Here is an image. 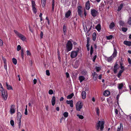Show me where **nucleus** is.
<instances>
[{
  "label": "nucleus",
  "instance_id": "nucleus-1",
  "mask_svg": "<svg viewBox=\"0 0 131 131\" xmlns=\"http://www.w3.org/2000/svg\"><path fill=\"white\" fill-rule=\"evenodd\" d=\"M104 121H99L96 125L95 128L97 130H99L100 127V131H102L104 128Z\"/></svg>",
  "mask_w": 131,
  "mask_h": 131
},
{
  "label": "nucleus",
  "instance_id": "nucleus-2",
  "mask_svg": "<svg viewBox=\"0 0 131 131\" xmlns=\"http://www.w3.org/2000/svg\"><path fill=\"white\" fill-rule=\"evenodd\" d=\"M0 91L2 92V98L5 100H6L8 97V94L7 91L4 89L3 86L1 87Z\"/></svg>",
  "mask_w": 131,
  "mask_h": 131
},
{
  "label": "nucleus",
  "instance_id": "nucleus-3",
  "mask_svg": "<svg viewBox=\"0 0 131 131\" xmlns=\"http://www.w3.org/2000/svg\"><path fill=\"white\" fill-rule=\"evenodd\" d=\"M72 47L73 45L71 42L70 40L68 41L66 45V51L67 52L71 51Z\"/></svg>",
  "mask_w": 131,
  "mask_h": 131
},
{
  "label": "nucleus",
  "instance_id": "nucleus-4",
  "mask_svg": "<svg viewBox=\"0 0 131 131\" xmlns=\"http://www.w3.org/2000/svg\"><path fill=\"white\" fill-rule=\"evenodd\" d=\"M83 106V102L79 101L75 105L76 110L77 111H80Z\"/></svg>",
  "mask_w": 131,
  "mask_h": 131
},
{
  "label": "nucleus",
  "instance_id": "nucleus-5",
  "mask_svg": "<svg viewBox=\"0 0 131 131\" xmlns=\"http://www.w3.org/2000/svg\"><path fill=\"white\" fill-rule=\"evenodd\" d=\"M14 31L16 35L23 41H24L26 39V38L25 36L22 35L21 34L19 33L17 30H14Z\"/></svg>",
  "mask_w": 131,
  "mask_h": 131
},
{
  "label": "nucleus",
  "instance_id": "nucleus-6",
  "mask_svg": "<svg viewBox=\"0 0 131 131\" xmlns=\"http://www.w3.org/2000/svg\"><path fill=\"white\" fill-rule=\"evenodd\" d=\"M78 10L77 12L79 16L81 17H83V15L82 14V10L81 9L82 8V7L81 6H79L78 7Z\"/></svg>",
  "mask_w": 131,
  "mask_h": 131
},
{
  "label": "nucleus",
  "instance_id": "nucleus-7",
  "mask_svg": "<svg viewBox=\"0 0 131 131\" xmlns=\"http://www.w3.org/2000/svg\"><path fill=\"white\" fill-rule=\"evenodd\" d=\"M91 14L92 16L93 17H95L97 16V14L98 12L95 9H92L91 10Z\"/></svg>",
  "mask_w": 131,
  "mask_h": 131
},
{
  "label": "nucleus",
  "instance_id": "nucleus-8",
  "mask_svg": "<svg viewBox=\"0 0 131 131\" xmlns=\"http://www.w3.org/2000/svg\"><path fill=\"white\" fill-rule=\"evenodd\" d=\"M78 55L77 52L74 51H72L71 53L70 56L71 58H73L76 57Z\"/></svg>",
  "mask_w": 131,
  "mask_h": 131
},
{
  "label": "nucleus",
  "instance_id": "nucleus-9",
  "mask_svg": "<svg viewBox=\"0 0 131 131\" xmlns=\"http://www.w3.org/2000/svg\"><path fill=\"white\" fill-rule=\"evenodd\" d=\"M15 106L14 105H12L10 107V113L11 114L14 113L15 112Z\"/></svg>",
  "mask_w": 131,
  "mask_h": 131
},
{
  "label": "nucleus",
  "instance_id": "nucleus-10",
  "mask_svg": "<svg viewBox=\"0 0 131 131\" xmlns=\"http://www.w3.org/2000/svg\"><path fill=\"white\" fill-rule=\"evenodd\" d=\"M90 7V1H88L85 4V8L87 10H89Z\"/></svg>",
  "mask_w": 131,
  "mask_h": 131
},
{
  "label": "nucleus",
  "instance_id": "nucleus-11",
  "mask_svg": "<svg viewBox=\"0 0 131 131\" xmlns=\"http://www.w3.org/2000/svg\"><path fill=\"white\" fill-rule=\"evenodd\" d=\"M66 102L68 104H70V105L71 107H73V100H67L66 101Z\"/></svg>",
  "mask_w": 131,
  "mask_h": 131
},
{
  "label": "nucleus",
  "instance_id": "nucleus-12",
  "mask_svg": "<svg viewBox=\"0 0 131 131\" xmlns=\"http://www.w3.org/2000/svg\"><path fill=\"white\" fill-rule=\"evenodd\" d=\"M22 115L20 112H18L17 115V120H20L21 119Z\"/></svg>",
  "mask_w": 131,
  "mask_h": 131
},
{
  "label": "nucleus",
  "instance_id": "nucleus-13",
  "mask_svg": "<svg viewBox=\"0 0 131 131\" xmlns=\"http://www.w3.org/2000/svg\"><path fill=\"white\" fill-rule=\"evenodd\" d=\"M52 105L53 106H54L55 103L56 102V98L55 96H53L51 100Z\"/></svg>",
  "mask_w": 131,
  "mask_h": 131
},
{
  "label": "nucleus",
  "instance_id": "nucleus-14",
  "mask_svg": "<svg viewBox=\"0 0 131 131\" xmlns=\"http://www.w3.org/2000/svg\"><path fill=\"white\" fill-rule=\"evenodd\" d=\"M71 12L70 10H68L65 14V17L67 18H68L70 16Z\"/></svg>",
  "mask_w": 131,
  "mask_h": 131
},
{
  "label": "nucleus",
  "instance_id": "nucleus-15",
  "mask_svg": "<svg viewBox=\"0 0 131 131\" xmlns=\"http://www.w3.org/2000/svg\"><path fill=\"white\" fill-rule=\"evenodd\" d=\"M124 43L125 45L128 46H131V41H125L124 42Z\"/></svg>",
  "mask_w": 131,
  "mask_h": 131
},
{
  "label": "nucleus",
  "instance_id": "nucleus-16",
  "mask_svg": "<svg viewBox=\"0 0 131 131\" xmlns=\"http://www.w3.org/2000/svg\"><path fill=\"white\" fill-rule=\"evenodd\" d=\"M110 92L107 90H105L103 93V95L105 96H108L110 94Z\"/></svg>",
  "mask_w": 131,
  "mask_h": 131
},
{
  "label": "nucleus",
  "instance_id": "nucleus-17",
  "mask_svg": "<svg viewBox=\"0 0 131 131\" xmlns=\"http://www.w3.org/2000/svg\"><path fill=\"white\" fill-rule=\"evenodd\" d=\"M81 95L82 98L83 99H85L86 97V93L84 91H83L82 92Z\"/></svg>",
  "mask_w": 131,
  "mask_h": 131
},
{
  "label": "nucleus",
  "instance_id": "nucleus-18",
  "mask_svg": "<svg viewBox=\"0 0 131 131\" xmlns=\"http://www.w3.org/2000/svg\"><path fill=\"white\" fill-rule=\"evenodd\" d=\"M95 28L99 31H100L101 30V26L100 24H98L95 27Z\"/></svg>",
  "mask_w": 131,
  "mask_h": 131
},
{
  "label": "nucleus",
  "instance_id": "nucleus-19",
  "mask_svg": "<svg viewBox=\"0 0 131 131\" xmlns=\"http://www.w3.org/2000/svg\"><path fill=\"white\" fill-rule=\"evenodd\" d=\"M79 79L80 81V82H81L85 80V78L83 76H80L79 77Z\"/></svg>",
  "mask_w": 131,
  "mask_h": 131
},
{
  "label": "nucleus",
  "instance_id": "nucleus-20",
  "mask_svg": "<svg viewBox=\"0 0 131 131\" xmlns=\"http://www.w3.org/2000/svg\"><path fill=\"white\" fill-rule=\"evenodd\" d=\"M63 33L64 35H66L67 33L66 27L65 25H64L63 26Z\"/></svg>",
  "mask_w": 131,
  "mask_h": 131
},
{
  "label": "nucleus",
  "instance_id": "nucleus-21",
  "mask_svg": "<svg viewBox=\"0 0 131 131\" xmlns=\"http://www.w3.org/2000/svg\"><path fill=\"white\" fill-rule=\"evenodd\" d=\"M117 53V51L115 48H114V52L112 55L113 57L114 58L116 56Z\"/></svg>",
  "mask_w": 131,
  "mask_h": 131
},
{
  "label": "nucleus",
  "instance_id": "nucleus-22",
  "mask_svg": "<svg viewBox=\"0 0 131 131\" xmlns=\"http://www.w3.org/2000/svg\"><path fill=\"white\" fill-rule=\"evenodd\" d=\"M118 87L119 90H121L124 86V85L123 83L118 84Z\"/></svg>",
  "mask_w": 131,
  "mask_h": 131
},
{
  "label": "nucleus",
  "instance_id": "nucleus-23",
  "mask_svg": "<svg viewBox=\"0 0 131 131\" xmlns=\"http://www.w3.org/2000/svg\"><path fill=\"white\" fill-rule=\"evenodd\" d=\"M112 98L111 96H110L109 98H108L107 99V101L108 102V103L110 104V103H112Z\"/></svg>",
  "mask_w": 131,
  "mask_h": 131
},
{
  "label": "nucleus",
  "instance_id": "nucleus-24",
  "mask_svg": "<svg viewBox=\"0 0 131 131\" xmlns=\"http://www.w3.org/2000/svg\"><path fill=\"white\" fill-rule=\"evenodd\" d=\"M123 4L122 3L118 7L117 11L118 12L120 11L123 7Z\"/></svg>",
  "mask_w": 131,
  "mask_h": 131
},
{
  "label": "nucleus",
  "instance_id": "nucleus-25",
  "mask_svg": "<svg viewBox=\"0 0 131 131\" xmlns=\"http://www.w3.org/2000/svg\"><path fill=\"white\" fill-rule=\"evenodd\" d=\"M6 86L7 87V89L8 90H13V88L10 85L8 84L7 82L6 83Z\"/></svg>",
  "mask_w": 131,
  "mask_h": 131
},
{
  "label": "nucleus",
  "instance_id": "nucleus-26",
  "mask_svg": "<svg viewBox=\"0 0 131 131\" xmlns=\"http://www.w3.org/2000/svg\"><path fill=\"white\" fill-rule=\"evenodd\" d=\"M115 25L113 22L111 23L110 25L109 28L111 29H113Z\"/></svg>",
  "mask_w": 131,
  "mask_h": 131
},
{
  "label": "nucleus",
  "instance_id": "nucleus-27",
  "mask_svg": "<svg viewBox=\"0 0 131 131\" xmlns=\"http://www.w3.org/2000/svg\"><path fill=\"white\" fill-rule=\"evenodd\" d=\"M74 94L73 93H72L70 94L69 95L67 96V98L68 99H71L73 96Z\"/></svg>",
  "mask_w": 131,
  "mask_h": 131
},
{
  "label": "nucleus",
  "instance_id": "nucleus-28",
  "mask_svg": "<svg viewBox=\"0 0 131 131\" xmlns=\"http://www.w3.org/2000/svg\"><path fill=\"white\" fill-rule=\"evenodd\" d=\"M86 39H87L86 41H87V44L86 45V47H89L90 44H89V43L90 40V38L89 37H87Z\"/></svg>",
  "mask_w": 131,
  "mask_h": 131
},
{
  "label": "nucleus",
  "instance_id": "nucleus-29",
  "mask_svg": "<svg viewBox=\"0 0 131 131\" xmlns=\"http://www.w3.org/2000/svg\"><path fill=\"white\" fill-rule=\"evenodd\" d=\"M119 23L120 26H124L125 25V23L122 20H120L119 21Z\"/></svg>",
  "mask_w": 131,
  "mask_h": 131
},
{
  "label": "nucleus",
  "instance_id": "nucleus-30",
  "mask_svg": "<svg viewBox=\"0 0 131 131\" xmlns=\"http://www.w3.org/2000/svg\"><path fill=\"white\" fill-rule=\"evenodd\" d=\"M123 130V125L122 123H120V126L119 127H118L117 129V131H120L121 129Z\"/></svg>",
  "mask_w": 131,
  "mask_h": 131
},
{
  "label": "nucleus",
  "instance_id": "nucleus-31",
  "mask_svg": "<svg viewBox=\"0 0 131 131\" xmlns=\"http://www.w3.org/2000/svg\"><path fill=\"white\" fill-rule=\"evenodd\" d=\"M98 78V75L97 74H93V79L94 80V81L96 80Z\"/></svg>",
  "mask_w": 131,
  "mask_h": 131
},
{
  "label": "nucleus",
  "instance_id": "nucleus-32",
  "mask_svg": "<svg viewBox=\"0 0 131 131\" xmlns=\"http://www.w3.org/2000/svg\"><path fill=\"white\" fill-rule=\"evenodd\" d=\"M93 40L94 41H95L96 39V34L95 32H94L92 35Z\"/></svg>",
  "mask_w": 131,
  "mask_h": 131
},
{
  "label": "nucleus",
  "instance_id": "nucleus-33",
  "mask_svg": "<svg viewBox=\"0 0 131 131\" xmlns=\"http://www.w3.org/2000/svg\"><path fill=\"white\" fill-rule=\"evenodd\" d=\"M123 70H120L119 71V72L117 74V77L118 78H119L121 75L122 73L123 72Z\"/></svg>",
  "mask_w": 131,
  "mask_h": 131
},
{
  "label": "nucleus",
  "instance_id": "nucleus-34",
  "mask_svg": "<svg viewBox=\"0 0 131 131\" xmlns=\"http://www.w3.org/2000/svg\"><path fill=\"white\" fill-rule=\"evenodd\" d=\"M41 3L42 4V7L43 8L45 7L46 3V0H41Z\"/></svg>",
  "mask_w": 131,
  "mask_h": 131
},
{
  "label": "nucleus",
  "instance_id": "nucleus-35",
  "mask_svg": "<svg viewBox=\"0 0 131 131\" xmlns=\"http://www.w3.org/2000/svg\"><path fill=\"white\" fill-rule=\"evenodd\" d=\"M54 2L55 1L54 0H52V10L53 12L54 11Z\"/></svg>",
  "mask_w": 131,
  "mask_h": 131
},
{
  "label": "nucleus",
  "instance_id": "nucleus-36",
  "mask_svg": "<svg viewBox=\"0 0 131 131\" xmlns=\"http://www.w3.org/2000/svg\"><path fill=\"white\" fill-rule=\"evenodd\" d=\"M12 62L15 65L17 64V60L15 58H13L12 59Z\"/></svg>",
  "mask_w": 131,
  "mask_h": 131
},
{
  "label": "nucleus",
  "instance_id": "nucleus-37",
  "mask_svg": "<svg viewBox=\"0 0 131 131\" xmlns=\"http://www.w3.org/2000/svg\"><path fill=\"white\" fill-rule=\"evenodd\" d=\"M57 54L58 57V59H59V60L60 61V60L61 59V58L60 57V52L59 50L58 49L57 51Z\"/></svg>",
  "mask_w": 131,
  "mask_h": 131
},
{
  "label": "nucleus",
  "instance_id": "nucleus-38",
  "mask_svg": "<svg viewBox=\"0 0 131 131\" xmlns=\"http://www.w3.org/2000/svg\"><path fill=\"white\" fill-rule=\"evenodd\" d=\"M100 5L101 6H100L99 7H101V8H102V9H103L105 6V5L104 4V3L103 2L101 3ZM100 8H99V9H100Z\"/></svg>",
  "mask_w": 131,
  "mask_h": 131
},
{
  "label": "nucleus",
  "instance_id": "nucleus-39",
  "mask_svg": "<svg viewBox=\"0 0 131 131\" xmlns=\"http://www.w3.org/2000/svg\"><path fill=\"white\" fill-rule=\"evenodd\" d=\"M21 56L22 58L23 59L24 58V52L23 49H21Z\"/></svg>",
  "mask_w": 131,
  "mask_h": 131
},
{
  "label": "nucleus",
  "instance_id": "nucleus-40",
  "mask_svg": "<svg viewBox=\"0 0 131 131\" xmlns=\"http://www.w3.org/2000/svg\"><path fill=\"white\" fill-rule=\"evenodd\" d=\"M118 69V68L117 67H115L114 68L113 71L115 74H116L117 73Z\"/></svg>",
  "mask_w": 131,
  "mask_h": 131
},
{
  "label": "nucleus",
  "instance_id": "nucleus-41",
  "mask_svg": "<svg viewBox=\"0 0 131 131\" xmlns=\"http://www.w3.org/2000/svg\"><path fill=\"white\" fill-rule=\"evenodd\" d=\"M106 39L107 40H110L113 37V36L111 35L108 36H106Z\"/></svg>",
  "mask_w": 131,
  "mask_h": 131
},
{
  "label": "nucleus",
  "instance_id": "nucleus-42",
  "mask_svg": "<svg viewBox=\"0 0 131 131\" xmlns=\"http://www.w3.org/2000/svg\"><path fill=\"white\" fill-rule=\"evenodd\" d=\"M85 26L86 29V31H89L91 29V28H90V27L89 29L88 30L87 29V27H88V28H89V27L90 26L89 24H87L86 25H85Z\"/></svg>",
  "mask_w": 131,
  "mask_h": 131
},
{
  "label": "nucleus",
  "instance_id": "nucleus-43",
  "mask_svg": "<svg viewBox=\"0 0 131 131\" xmlns=\"http://www.w3.org/2000/svg\"><path fill=\"white\" fill-rule=\"evenodd\" d=\"M63 115L65 117H68V113L67 112H65L63 114Z\"/></svg>",
  "mask_w": 131,
  "mask_h": 131
},
{
  "label": "nucleus",
  "instance_id": "nucleus-44",
  "mask_svg": "<svg viewBox=\"0 0 131 131\" xmlns=\"http://www.w3.org/2000/svg\"><path fill=\"white\" fill-rule=\"evenodd\" d=\"M127 23L129 25H131V17H129Z\"/></svg>",
  "mask_w": 131,
  "mask_h": 131
},
{
  "label": "nucleus",
  "instance_id": "nucleus-45",
  "mask_svg": "<svg viewBox=\"0 0 131 131\" xmlns=\"http://www.w3.org/2000/svg\"><path fill=\"white\" fill-rule=\"evenodd\" d=\"M95 68L96 70V71L97 72H99L101 69V68L100 67L97 66H96L95 67Z\"/></svg>",
  "mask_w": 131,
  "mask_h": 131
},
{
  "label": "nucleus",
  "instance_id": "nucleus-46",
  "mask_svg": "<svg viewBox=\"0 0 131 131\" xmlns=\"http://www.w3.org/2000/svg\"><path fill=\"white\" fill-rule=\"evenodd\" d=\"M32 10L35 14H36L37 13V9L35 7H32Z\"/></svg>",
  "mask_w": 131,
  "mask_h": 131
},
{
  "label": "nucleus",
  "instance_id": "nucleus-47",
  "mask_svg": "<svg viewBox=\"0 0 131 131\" xmlns=\"http://www.w3.org/2000/svg\"><path fill=\"white\" fill-rule=\"evenodd\" d=\"M112 56H111L110 57L108 58L107 59V61L108 62H109L112 61Z\"/></svg>",
  "mask_w": 131,
  "mask_h": 131
},
{
  "label": "nucleus",
  "instance_id": "nucleus-48",
  "mask_svg": "<svg viewBox=\"0 0 131 131\" xmlns=\"http://www.w3.org/2000/svg\"><path fill=\"white\" fill-rule=\"evenodd\" d=\"M31 4L32 7H35V6L36 5L35 2L33 1H32Z\"/></svg>",
  "mask_w": 131,
  "mask_h": 131
},
{
  "label": "nucleus",
  "instance_id": "nucleus-49",
  "mask_svg": "<svg viewBox=\"0 0 131 131\" xmlns=\"http://www.w3.org/2000/svg\"><path fill=\"white\" fill-rule=\"evenodd\" d=\"M77 116L79 117V118L81 119H83L84 118V117L83 116L81 115H80L79 114H77Z\"/></svg>",
  "mask_w": 131,
  "mask_h": 131
},
{
  "label": "nucleus",
  "instance_id": "nucleus-50",
  "mask_svg": "<svg viewBox=\"0 0 131 131\" xmlns=\"http://www.w3.org/2000/svg\"><path fill=\"white\" fill-rule=\"evenodd\" d=\"M96 113L97 115H99V109L98 107H97L96 109Z\"/></svg>",
  "mask_w": 131,
  "mask_h": 131
},
{
  "label": "nucleus",
  "instance_id": "nucleus-51",
  "mask_svg": "<svg viewBox=\"0 0 131 131\" xmlns=\"http://www.w3.org/2000/svg\"><path fill=\"white\" fill-rule=\"evenodd\" d=\"M21 49V47L19 45H18L17 46V50L18 51H19Z\"/></svg>",
  "mask_w": 131,
  "mask_h": 131
},
{
  "label": "nucleus",
  "instance_id": "nucleus-52",
  "mask_svg": "<svg viewBox=\"0 0 131 131\" xmlns=\"http://www.w3.org/2000/svg\"><path fill=\"white\" fill-rule=\"evenodd\" d=\"M11 125L13 127L14 126V122L13 120H12L10 121Z\"/></svg>",
  "mask_w": 131,
  "mask_h": 131
},
{
  "label": "nucleus",
  "instance_id": "nucleus-53",
  "mask_svg": "<svg viewBox=\"0 0 131 131\" xmlns=\"http://www.w3.org/2000/svg\"><path fill=\"white\" fill-rule=\"evenodd\" d=\"M122 30L123 32H126L127 30V28H126L123 27L122 29Z\"/></svg>",
  "mask_w": 131,
  "mask_h": 131
},
{
  "label": "nucleus",
  "instance_id": "nucleus-54",
  "mask_svg": "<svg viewBox=\"0 0 131 131\" xmlns=\"http://www.w3.org/2000/svg\"><path fill=\"white\" fill-rule=\"evenodd\" d=\"M49 94L50 95H51L53 93V91L51 89L49 91Z\"/></svg>",
  "mask_w": 131,
  "mask_h": 131
},
{
  "label": "nucleus",
  "instance_id": "nucleus-55",
  "mask_svg": "<svg viewBox=\"0 0 131 131\" xmlns=\"http://www.w3.org/2000/svg\"><path fill=\"white\" fill-rule=\"evenodd\" d=\"M19 120V126L18 127L19 128H20L21 127V119L20 120Z\"/></svg>",
  "mask_w": 131,
  "mask_h": 131
},
{
  "label": "nucleus",
  "instance_id": "nucleus-56",
  "mask_svg": "<svg viewBox=\"0 0 131 131\" xmlns=\"http://www.w3.org/2000/svg\"><path fill=\"white\" fill-rule=\"evenodd\" d=\"M73 19H74L73 20V21L74 23V25H75L76 24V23H75V21L74 20L75 19L76 21H77V17H74V18H73Z\"/></svg>",
  "mask_w": 131,
  "mask_h": 131
},
{
  "label": "nucleus",
  "instance_id": "nucleus-57",
  "mask_svg": "<svg viewBox=\"0 0 131 131\" xmlns=\"http://www.w3.org/2000/svg\"><path fill=\"white\" fill-rule=\"evenodd\" d=\"M97 57V56L96 55H95L93 57V62H94L95 61V60L96 59V58Z\"/></svg>",
  "mask_w": 131,
  "mask_h": 131
},
{
  "label": "nucleus",
  "instance_id": "nucleus-58",
  "mask_svg": "<svg viewBox=\"0 0 131 131\" xmlns=\"http://www.w3.org/2000/svg\"><path fill=\"white\" fill-rule=\"evenodd\" d=\"M46 74L48 76H49L50 75V73L49 72V71L48 70H46Z\"/></svg>",
  "mask_w": 131,
  "mask_h": 131
},
{
  "label": "nucleus",
  "instance_id": "nucleus-59",
  "mask_svg": "<svg viewBox=\"0 0 131 131\" xmlns=\"http://www.w3.org/2000/svg\"><path fill=\"white\" fill-rule=\"evenodd\" d=\"M2 60L3 61L4 64L6 63V59L5 58H4L3 56H2Z\"/></svg>",
  "mask_w": 131,
  "mask_h": 131
},
{
  "label": "nucleus",
  "instance_id": "nucleus-60",
  "mask_svg": "<svg viewBox=\"0 0 131 131\" xmlns=\"http://www.w3.org/2000/svg\"><path fill=\"white\" fill-rule=\"evenodd\" d=\"M128 61L129 63V64H131V60L130 58H128ZM131 66V65H128V66Z\"/></svg>",
  "mask_w": 131,
  "mask_h": 131
},
{
  "label": "nucleus",
  "instance_id": "nucleus-61",
  "mask_svg": "<svg viewBox=\"0 0 131 131\" xmlns=\"http://www.w3.org/2000/svg\"><path fill=\"white\" fill-rule=\"evenodd\" d=\"M27 56H30L31 55V53L29 50H27Z\"/></svg>",
  "mask_w": 131,
  "mask_h": 131
},
{
  "label": "nucleus",
  "instance_id": "nucleus-62",
  "mask_svg": "<svg viewBox=\"0 0 131 131\" xmlns=\"http://www.w3.org/2000/svg\"><path fill=\"white\" fill-rule=\"evenodd\" d=\"M43 35V32L42 31H41L40 34V36L41 39H42V38Z\"/></svg>",
  "mask_w": 131,
  "mask_h": 131
},
{
  "label": "nucleus",
  "instance_id": "nucleus-63",
  "mask_svg": "<svg viewBox=\"0 0 131 131\" xmlns=\"http://www.w3.org/2000/svg\"><path fill=\"white\" fill-rule=\"evenodd\" d=\"M3 45V42L2 40L0 39V46H2Z\"/></svg>",
  "mask_w": 131,
  "mask_h": 131
},
{
  "label": "nucleus",
  "instance_id": "nucleus-64",
  "mask_svg": "<svg viewBox=\"0 0 131 131\" xmlns=\"http://www.w3.org/2000/svg\"><path fill=\"white\" fill-rule=\"evenodd\" d=\"M25 115H28V112H27V108H26L25 109Z\"/></svg>",
  "mask_w": 131,
  "mask_h": 131
}]
</instances>
